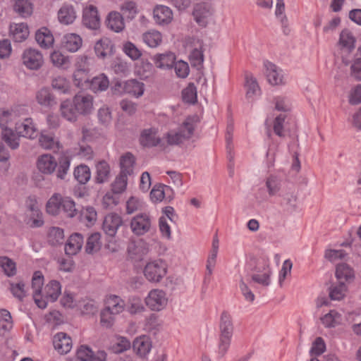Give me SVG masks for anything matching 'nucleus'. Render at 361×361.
Instances as JSON below:
<instances>
[{
    "mask_svg": "<svg viewBox=\"0 0 361 361\" xmlns=\"http://www.w3.org/2000/svg\"><path fill=\"white\" fill-rule=\"evenodd\" d=\"M152 226V217L148 213L145 212L136 214L130 221V230L137 236H142L149 233Z\"/></svg>",
    "mask_w": 361,
    "mask_h": 361,
    "instance_id": "nucleus-7",
    "label": "nucleus"
},
{
    "mask_svg": "<svg viewBox=\"0 0 361 361\" xmlns=\"http://www.w3.org/2000/svg\"><path fill=\"white\" fill-rule=\"evenodd\" d=\"M145 85L137 80L132 79L127 80L126 94L134 97L139 98L143 95Z\"/></svg>",
    "mask_w": 361,
    "mask_h": 361,
    "instance_id": "nucleus-52",
    "label": "nucleus"
},
{
    "mask_svg": "<svg viewBox=\"0 0 361 361\" xmlns=\"http://www.w3.org/2000/svg\"><path fill=\"white\" fill-rule=\"evenodd\" d=\"M73 105L80 115H89L94 109V97L87 93H78L73 98Z\"/></svg>",
    "mask_w": 361,
    "mask_h": 361,
    "instance_id": "nucleus-13",
    "label": "nucleus"
},
{
    "mask_svg": "<svg viewBox=\"0 0 361 361\" xmlns=\"http://www.w3.org/2000/svg\"><path fill=\"white\" fill-rule=\"evenodd\" d=\"M84 239L81 234L73 233L67 240L65 245V252L66 255H75L82 247Z\"/></svg>",
    "mask_w": 361,
    "mask_h": 361,
    "instance_id": "nucleus-29",
    "label": "nucleus"
},
{
    "mask_svg": "<svg viewBox=\"0 0 361 361\" xmlns=\"http://www.w3.org/2000/svg\"><path fill=\"white\" fill-rule=\"evenodd\" d=\"M155 66L160 69L171 68L176 61V56L171 52L157 54L152 57Z\"/></svg>",
    "mask_w": 361,
    "mask_h": 361,
    "instance_id": "nucleus-30",
    "label": "nucleus"
},
{
    "mask_svg": "<svg viewBox=\"0 0 361 361\" xmlns=\"http://www.w3.org/2000/svg\"><path fill=\"white\" fill-rule=\"evenodd\" d=\"M335 275L338 282H344L347 286L355 278L353 269L345 263L338 264L336 266Z\"/></svg>",
    "mask_w": 361,
    "mask_h": 361,
    "instance_id": "nucleus-32",
    "label": "nucleus"
},
{
    "mask_svg": "<svg viewBox=\"0 0 361 361\" xmlns=\"http://www.w3.org/2000/svg\"><path fill=\"white\" fill-rule=\"evenodd\" d=\"M135 163V157L130 153L123 154L120 159L121 171L125 174L130 175L132 173V168Z\"/></svg>",
    "mask_w": 361,
    "mask_h": 361,
    "instance_id": "nucleus-60",
    "label": "nucleus"
},
{
    "mask_svg": "<svg viewBox=\"0 0 361 361\" xmlns=\"http://www.w3.org/2000/svg\"><path fill=\"white\" fill-rule=\"evenodd\" d=\"M16 135L30 140L35 139L38 135L37 128L31 118L24 119L21 123H16Z\"/></svg>",
    "mask_w": 361,
    "mask_h": 361,
    "instance_id": "nucleus-16",
    "label": "nucleus"
},
{
    "mask_svg": "<svg viewBox=\"0 0 361 361\" xmlns=\"http://www.w3.org/2000/svg\"><path fill=\"white\" fill-rule=\"evenodd\" d=\"M58 162L55 157L51 154H43L39 156L36 161L37 170L44 175H51L56 169Z\"/></svg>",
    "mask_w": 361,
    "mask_h": 361,
    "instance_id": "nucleus-15",
    "label": "nucleus"
},
{
    "mask_svg": "<svg viewBox=\"0 0 361 361\" xmlns=\"http://www.w3.org/2000/svg\"><path fill=\"white\" fill-rule=\"evenodd\" d=\"M104 307L111 312V314L117 315L123 312L125 302L120 297L111 295L105 298Z\"/></svg>",
    "mask_w": 361,
    "mask_h": 361,
    "instance_id": "nucleus-31",
    "label": "nucleus"
},
{
    "mask_svg": "<svg viewBox=\"0 0 361 361\" xmlns=\"http://www.w3.org/2000/svg\"><path fill=\"white\" fill-rule=\"evenodd\" d=\"M64 238L63 230L59 227H51L48 231V240L52 245L63 242Z\"/></svg>",
    "mask_w": 361,
    "mask_h": 361,
    "instance_id": "nucleus-64",
    "label": "nucleus"
},
{
    "mask_svg": "<svg viewBox=\"0 0 361 361\" xmlns=\"http://www.w3.org/2000/svg\"><path fill=\"white\" fill-rule=\"evenodd\" d=\"M18 116L19 114L16 109H0V128L2 138L13 149H17L20 145V138L11 128Z\"/></svg>",
    "mask_w": 361,
    "mask_h": 361,
    "instance_id": "nucleus-2",
    "label": "nucleus"
},
{
    "mask_svg": "<svg viewBox=\"0 0 361 361\" xmlns=\"http://www.w3.org/2000/svg\"><path fill=\"white\" fill-rule=\"evenodd\" d=\"M49 59L52 65L58 68L66 70L71 65L70 57L66 56L59 50H54L51 51Z\"/></svg>",
    "mask_w": 361,
    "mask_h": 361,
    "instance_id": "nucleus-40",
    "label": "nucleus"
},
{
    "mask_svg": "<svg viewBox=\"0 0 361 361\" xmlns=\"http://www.w3.org/2000/svg\"><path fill=\"white\" fill-rule=\"evenodd\" d=\"M44 284V276L40 271L33 274L32 279V288L33 290V299L38 307L44 309L47 306V301L43 298L42 288Z\"/></svg>",
    "mask_w": 361,
    "mask_h": 361,
    "instance_id": "nucleus-14",
    "label": "nucleus"
},
{
    "mask_svg": "<svg viewBox=\"0 0 361 361\" xmlns=\"http://www.w3.org/2000/svg\"><path fill=\"white\" fill-rule=\"evenodd\" d=\"M266 76L268 82L271 85H282L286 83L283 71L275 64L266 61L264 63Z\"/></svg>",
    "mask_w": 361,
    "mask_h": 361,
    "instance_id": "nucleus-19",
    "label": "nucleus"
},
{
    "mask_svg": "<svg viewBox=\"0 0 361 361\" xmlns=\"http://www.w3.org/2000/svg\"><path fill=\"white\" fill-rule=\"evenodd\" d=\"M123 223L121 215L115 212H111L104 216L102 229L106 235L113 237L116 234Z\"/></svg>",
    "mask_w": 361,
    "mask_h": 361,
    "instance_id": "nucleus-17",
    "label": "nucleus"
},
{
    "mask_svg": "<svg viewBox=\"0 0 361 361\" xmlns=\"http://www.w3.org/2000/svg\"><path fill=\"white\" fill-rule=\"evenodd\" d=\"M80 217L81 221L84 222L87 226H91L97 220V212L94 207L92 206L84 207L80 211Z\"/></svg>",
    "mask_w": 361,
    "mask_h": 361,
    "instance_id": "nucleus-49",
    "label": "nucleus"
},
{
    "mask_svg": "<svg viewBox=\"0 0 361 361\" xmlns=\"http://www.w3.org/2000/svg\"><path fill=\"white\" fill-rule=\"evenodd\" d=\"M0 267L4 274L8 276H11L16 274V263L7 257H0Z\"/></svg>",
    "mask_w": 361,
    "mask_h": 361,
    "instance_id": "nucleus-62",
    "label": "nucleus"
},
{
    "mask_svg": "<svg viewBox=\"0 0 361 361\" xmlns=\"http://www.w3.org/2000/svg\"><path fill=\"white\" fill-rule=\"evenodd\" d=\"M121 11L127 18L133 19L138 13L137 4L133 1H126L121 6Z\"/></svg>",
    "mask_w": 361,
    "mask_h": 361,
    "instance_id": "nucleus-63",
    "label": "nucleus"
},
{
    "mask_svg": "<svg viewBox=\"0 0 361 361\" xmlns=\"http://www.w3.org/2000/svg\"><path fill=\"white\" fill-rule=\"evenodd\" d=\"M35 39L39 46L42 49H49L53 47L54 37L50 30L42 27L37 30Z\"/></svg>",
    "mask_w": 361,
    "mask_h": 361,
    "instance_id": "nucleus-28",
    "label": "nucleus"
},
{
    "mask_svg": "<svg viewBox=\"0 0 361 361\" xmlns=\"http://www.w3.org/2000/svg\"><path fill=\"white\" fill-rule=\"evenodd\" d=\"M142 39L148 47L156 48L159 46L162 42V35L157 30H151L143 34Z\"/></svg>",
    "mask_w": 361,
    "mask_h": 361,
    "instance_id": "nucleus-48",
    "label": "nucleus"
},
{
    "mask_svg": "<svg viewBox=\"0 0 361 361\" xmlns=\"http://www.w3.org/2000/svg\"><path fill=\"white\" fill-rule=\"evenodd\" d=\"M145 303L151 311L161 312L168 306L169 297L163 289L153 288L145 297Z\"/></svg>",
    "mask_w": 361,
    "mask_h": 361,
    "instance_id": "nucleus-5",
    "label": "nucleus"
},
{
    "mask_svg": "<svg viewBox=\"0 0 361 361\" xmlns=\"http://www.w3.org/2000/svg\"><path fill=\"white\" fill-rule=\"evenodd\" d=\"M53 345L56 350L60 354H66L72 348V339L66 333H57L53 338Z\"/></svg>",
    "mask_w": 361,
    "mask_h": 361,
    "instance_id": "nucleus-25",
    "label": "nucleus"
},
{
    "mask_svg": "<svg viewBox=\"0 0 361 361\" xmlns=\"http://www.w3.org/2000/svg\"><path fill=\"white\" fill-rule=\"evenodd\" d=\"M36 99L39 104L46 107H51L56 104L54 96L49 88L40 89L36 94Z\"/></svg>",
    "mask_w": 361,
    "mask_h": 361,
    "instance_id": "nucleus-45",
    "label": "nucleus"
},
{
    "mask_svg": "<svg viewBox=\"0 0 361 361\" xmlns=\"http://www.w3.org/2000/svg\"><path fill=\"white\" fill-rule=\"evenodd\" d=\"M82 23L89 29L97 30L99 27L100 18L94 6L88 5L83 9Z\"/></svg>",
    "mask_w": 361,
    "mask_h": 361,
    "instance_id": "nucleus-20",
    "label": "nucleus"
},
{
    "mask_svg": "<svg viewBox=\"0 0 361 361\" xmlns=\"http://www.w3.org/2000/svg\"><path fill=\"white\" fill-rule=\"evenodd\" d=\"M74 177L80 183L85 184L91 177V171L90 168L85 164L78 166L74 170Z\"/></svg>",
    "mask_w": 361,
    "mask_h": 361,
    "instance_id": "nucleus-55",
    "label": "nucleus"
},
{
    "mask_svg": "<svg viewBox=\"0 0 361 361\" xmlns=\"http://www.w3.org/2000/svg\"><path fill=\"white\" fill-rule=\"evenodd\" d=\"M27 211L24 219L25 223L32 228L43 226V214L40 211L37 200L35 197H29L26 200Z\"/></svg>",
    "mask_w": 361,
    "mask_h": 361,
    "instance_id": "nucleus-6",
    "label": "nucleus"
},
{
    "mask_svg": "<svg viewBox=\"0 0 361 361\" xmlns=\"http://www.w3.org/2000/svg\"><path fill=\"white\" fill-rule=\"evenodd\" d=\"M114 44L110 39L103 37L98 40L94 45V51L97 57L105 59L113 54Z\"/></svg>",
    "mask_w": 361,
    "mask_h": 361,
    "instance_id": "nucleus-34",
    "label": "nucleus"
},
{
    "mask_svg": "<svg viewBox=\"0 0 361 361\" xmlns=\"http://www.w3.org/2000/svg\"><path fill=\"white\" fill-rule=\"evenodd\" d=\"M197 120L195 117H188L178 131L171 130L166 134L165 138L169 145H178L191 137L195 128Z\"/></svg>",
    "mask_w": 361,
    "mask_h": 361,
    "instance_id": "nucleus-3",
    "label": "nucleus"
},
{
    "mask_svg": "<svg viewBox=\"0 0 361 361\" xmlns=\"http://www.w3.org/2000/svg\"><path fill=\"white\" fill-rule=\"evenodd\" d=\"M187 46L190 49L189 59L191 65L200 69L204 62L202 41L198 38L192 37L188 40Z\"/></svg>",
    "mask_w": 361,
    "mask_h": 361,
    "instance_id": "nucleus-10",
    "label": "nucleus"
},
{
    "mask_svg": "<svg viewBox=\"0 0 361 361\" xmlns=\"http://www.w3.org/2000/svg\"><path fill=\"white\" fill-rule=\"evenodd\" d=\"M321 322L326 328L335 327L341 324L342 315L336 310H331L321 317Z\"/></svg>",
    "mask_w": 361,
    "mask_h": 361,
    "instance_id": "nucleus-51",
    "label": "nucleus"
},
{
    "mask_svg": "<svg viewBox=\"0 0 361 361\" xmlns=\"http://www.w3.org/2000/svg\"><path fill=\"white\" fill-rule=\"evenodd\" d=\"M61 293V285L56 280L50 281L44 287L43 298L49 299L51 301H56Z\"/></svg>",
    "mask_w": 361,
    "mask_h": 361,
    "instance_id": "nucleus-39",
    "label": "nucleus"
},
{
    "mask_svg": "<svg viewBox=\"0 0 361 361\" xmlns=\"http://www.w3.org/2000/svg\"><path fill=\"white\" fill-rule=\"evenodd\" d=\"M233 330L231 315L228 312H223L220 317L219 336L233 338Z\"/></svg>",
    "mask_w": 361,
    "mask_h": 361,
    "instance_id": "nucleus-33",
    "label": "nucleus"
},
{
    "mask_svg": "<svg viewBox=\"0 0 361 361\" xmlns=\"http://www.w3.org/2000/svg\"><path fill=\"white\" fill-rule=\"evenodd\" d=\"M347 291L348 286L344 282H338L331 288L329 296L331 300H341L345 296Z\"/></svg>",
    "mask_w": 361,
    "mask_h": 361,
    "instance_id": "nucleus-58",
    "label": "nucleus"
},
{
    "mask_svg": "<svg viewBox=\"0 0 361 361\" xmlns=\"http://www.w3.org/2000/svg\"><path fill=\"white\" fill-rule=\"evenodd\" d=\"M168 266L161 259H155L149 261L145 266L143 274L145 278L151 283H160L166 276Z\"/></svg>",
    "mask_w": 361,
    "mask_h": 361,
    "instance_id": "nucleus-4",
    "label": "nucleus"
},
{
    "mask_svg": "<svg viewBox=\"0 0 361 361\" xmlns=\"http://www.w3.org/2000/svg\"><path fill=\"white\" fill-rule=\"evenodd\" d=\"M275 16L280 21L284 30L288 28V20L285 14V4L283 0H276Z\"/></svg>",
    "mask_w": 361,
    "mask_h": 361,
    "instance_id": "nucleus-61",
    "label": "nucleus"
},
{
    "mask_svg": "<svg viewBox=\"0 0 361 361\" xmlns=\"http://www.w3.org/2000/svg\"><path fill=\"white\" fill-rule=\"evenodd\" d=\"M149 251V244L142 239L132 241L128 246L129 256L135 260H141Z\"/></svg>",
    "mask_w": 361,
    "mask_h": 361,
    "instance_id": "nucleus-21",
    "label": "nucleus"
},
{
    "mask_svg": "<svg viewBox=\"0 0 361 361\" xmlns=\"http://www.w3.org/2000/svg\"><path fill=\"white\" fill-rule=\"evenodd\" d=\"M61 44L67 51L75 53L82 47V39L76 33H66L63 36Z\"/></svg>",
    "mask_w": 361,
    "mask_h": 361,
    "instance_id": "nucleus-24",
    "label": "nucleus"
},
{
    "mask_svg": "<svg viewBox=\"0 0 361 361\" xmlns=\"http://www.w3.org/2000/svg\"><path fill=\"white\" fill-rule=\"evenodd\" d=\"M133 353L141 360H146L152 348V341L148 335L137 336L132 343Z\"/></svg>",
    "mask_w": 361,
    "mask_h": 361,
    "instance_id": "nucleus-9",
    "label": "nucleus"
},
{
    "mask_svg": "<svg viewBox=\"0 0 361 361\" xmlns=\"http://www.w3.org/2000/svg\"><path fill=\"white\" fill-rule=\"evenodd\" d=\"M128 176V175L125 174L124 172H120L111 185V190L114 193L119 194L126 189Z\"/></svg>",
    "mask_w": 361,
    "mask_h": 361,
    "instance_id": "nucleus-57",
    "label": "nucleus"
},
{
    "mask_svg": "<svg viewBox=\"0 0 361 361\" xmlns=\"http://www.w3.org/2000/svg\"><path fill=\"white\" fill-rule=\"evenodd\" d=\"M13 326V322L10 312L6 309H0V335L4 336Z\"/></svg>",
    "mask_w": 361,
    "mask_h": 361,
    "instance_id": "nucleus-46",
    "label": "nucleus"
},
{
    "mask_svg": "<svg viewBox=\"0 0 361 361\" xmlns=\"http://www.w3.org/2000/svg\"><path fill=\"white\" fill-rule=\"evenodd\" d=\"M244 87L245 97L248 100L252 101L261 94L260 87L257 79L252 74L245 75Z\"/></svg>",
    "mask_w": 361,
    "mask_h": 361,
    "instance_id": "nucleus-26",
    "label": "nucleus"
},
{
    "mask_svg": "<svg viewBox=\"0 0 361 361\" xmlns=\"http://www.w3.org/2000/svg\"><path fill=\"white\" fill-rule=\"evenodd\" d=\"M95 169V181L97 183H104L109 180L111 174V169L107 161L102 160L97 162Z\"/></svg>",
    "mask_w": 361,
    "mask_h": 361,
    "instance_id": "nucleus-42",
    "label": "nucleus"
},
{
    "mask_svg": "<svg viewBox=\"0 0 361 361\" xmlns=\"http://www.w3.org/2000/svg\"><path fill=\"white\" fill-rule=\"evenodd\" d=\"M131 346L130 341L123 336H116L111 343L110 349L114 353H121Z\"/></svg>",
    "mask_w": 361,
    "mask_h": 361,
    "instance_id": "nucleus-53",
    "label": "nucleus"
},
{
    "mask_svg": "<svg viewBox=\"0 0 361 361\" xmlns=\"http://www.w3.org/2000/svg\"><path fill=\"white\" fill-rule=\"evenodd\" d=\"M102 247L101 235L99 233L91 234L87 240L85 251L88 254L98 252Z\"/></svg>",
    "mask_w": 361,
    "mask_h": 361,
    "instance_id": "nucleus-54",
    "label": "nucleus"
},
{
    "mask_svg": "<svg viewBox=\"0 0 361 361\" xmlns=\"http://www.w3.org/2000/svg\"><path fill=\"white\" fill-rule=\"evenodd\" d=\"M77 18V12L72 5L65 4L58 11V19L61 24L71 25Z\"/></svg>",
    "mask_w": 361,
    "mask_h": 361,
    "instance_id": "nucleus-35",
    "label": "nucleus"
},
{
    "mask_svg": "<svg viewBox=\"0 0 361 361\" xmlns=\"http://www.w3.org/2000/svg\"><path fill=\"white\" fill-rule=\"evenodd\" d=\"M77 357L81 361H106L104 351H98L95 355L92 350L85 345H81L77 351Z\"/></svg>",
    "mask_w": 361,
    "mask_h": 361,
    "instance_id": "nucleus-27",
    "label": "nucleus"
},
{
    "mask_svg": "<svg viewBox=\"0 0 361 361\" xmlns=\"http://www.w3.org/2000/svg\"><path fill=\"white\" fill-rule=\"evenodd\" d=\"M60 113L66 120L74 122L77 120L78 112L73 105V100L66 99L60 104Z\"/></svg>",
    "mask_w": 361,
    "mask_h": 361,
    "instance_id": "nucleus-38",
    "label": "nucleus"
},
{
    "mask_svg": "<svg viewBox=\"0 0 361 361\" xmlns=\"http://www.w3.org/2000/svg\"><path fill=\"white\" fill-rule=\"evenodd\" d=\"M261 261L263 265L262 273L254 274L252 279L255 282L267 286L270 283V276L271 271L269 266L268 260L266 259H262Z\"/></svg>",
    "mask_w": 361,
    "mask_h": 361,
    "instance_id": "nucleus-44",
    "label": "nucleus"
},
{
    "mask_svg": "<svg viewBox=\"0 0 361 361\" xmlns=\"http://www.w3.org/2000/svg\"><path fill=\"white\" fill-rule=\"evenodd\" d=\"M80 298L69 292L65 291L61 299V304L63 307L77 310L79 305Z\"/></svg>",
    "mask_w": 361,
    "mask_h": 361,
    "instance_id": "nucleus-59",
    "label": "nucleus"
},
{
    "mask_svg": "<svg viewBox=\"0 0 361 361\" xmlns=\"http://www.w3.org/2000/svg\"><path fill=\"white\" fill-rule=\"evenodd\" d=\"M109 86V80L104 73H100L89 80L87 87L94 93L104 92Z\"/></svg>",
    "mask_w": 361,
    "mask_h": 361,
    "instance_id": "nucleus-36",
    "label": "nucleus"
},
{
    "mask_svg": "<svg viewBox=\"0 0 361 361\" xmlns=\"http://www.w3.org/2000/svg\"><path fill=\"white\" fill-rule=\"evenodd\" d=\"M88 58L82 56L79 58L80 61L77 63L76 69L73 73V82L80 88H87L89 82L88 74L90 70L85 66Z\"/></svg>",
    "mask_w": 361,
    "mask_h": 361,
    "instance_id": "nucleus-12",
    "label": "nucleus"
},
{
    "mask_svg": "<svg viewBox=\"0 0 361 361\" xmlns=\"http://www.w3.org/2000/svg\"><path fill=\"white\" fill-rule=\"evenodd\" d=\"M138 141L140 145L143 147H164V143L160 137L159 130L155 127H150L142 130Z\"/></svg>",
    "mask_w": 361,
    "mask_h": 361,
    "instance_id": "nucleus-8",
    "label": "nucleus"
},
{
    "mask_svg": "<svg viewBox=\"0 0 361 361\" xmlns=\"http://www.w3.org/2000/svg\"><path fill=\"white\" fill-rule=\"evenodd\" d=\"M153 18L157 24L166 25L172 22L173 13L169 7L164 5H157L154 8Z\"/></svg>",
    "mask_w": 361,
    "mask_h": 361,
    "instance_id": "nucleus-23",
    "label": "nucleus"
},
{
    "mask_svg": "<svg viewBox=\"0 0 361 361\" xmlns=\"http://www.w3.org/2000/svg\"><path fill=\"white\" fill-rule=\"evenodd\" d=\"M356 38L348 29L343 30L339 36L338 45L341 49L351 51L355 47Z\"/></svg>",
    "mask_w": 361,
    "mask_h": 361,
    "instance_id": "nucleus-43",
    "label": "nucleus"
},
{
    "mask_svg": "<svg viewBox=\"0 0 361 361\" xmlns=\"http://www.w3.org/2000/svg\"><path fill=\"white\" fill-rule=\"evenodd\" d=\"M33 4L30 0H16L14 10L21 17L27 18L33 13Z\"/></svg>",
    "mask_w": 361,
    "mask_h": 361,
    "instance_id": "nucleus-50",
    "label": "nucleus"
},
{
    "mask_svg": "<svg viewBox=\"0 0 361 361\" xmlns=\"http://www.w3.org/2000/svg\"><path fill=\"white\" fill-rule=\"evenodd\" d=\"M39 142L45 149H54L59 148V142L52 133L42 131L39 138Z\"/></svg>",
    "mask_w": 361,
    "mask_h": 361,
    "instance_id": "nucleus-47",
    "label": "nucleus"
},
{
    "mask_svg": "<svg viewBox=\"0 0 361 361\" xmlns=\"http://www.w3.org/2000/svg\"><path fill=\"white\" fill-rule=\"evenodd\" d=\"M172 190L165 185H157L152 188L150 192V198L154 202H160L166 199H171Z\"/></svg>",
    "mask_w": 361,
    "mask_h": 361,
    "instance_id": "nucleus-37",
    "label": "nucleus"
},
{
    "mask_svg": "<svg viewBox=\"0 0 361 361\" xmlns=\"http://www.w3.org/2000/svg\"><path fill=\"white\" fill-rule=\"evenodd\" d=\"M30 35V28L26 23H12L9 26V36L15 42H23Z\"/></svg>",
    "mask_w": 361,
    "mask_h": 361,
    "instance_id": "nucleus-22",
    "label": "nucleus"
},
{
    "mask_svg": "<svg viewBox=\"0 0 361 361\" xmlns=\"http://www.w3.org/2000/svg\"><path fill=\"white\" fill-rule=\"evenodd\" d=\"M98 307L93 300L83 299L80 300L77 311L83 314H94L97 311Z\"/></svg>",
    "mask_w": 361,
    "mask_h": 361,
    "instance_id": "nucleus-56",
    "label": "nucleus"
},
{
    "mask_svg": "<svg viewBox=\"0 0 361 361\" xmlns=\"http://www.w3.org/2000/svg\"><path fill=\"white\" fill-rule=\"evenodd\" d=\"M45 211L51 216L63 214L68 218H73L78 214L75 201L70 197L57 192L54 193L47 200Z\"/></svg>",
    "mask_w": 361,
    "mask_h": 361,
    "instance_id": "nucleus-1",
    "label": "nucleus"
},
{
    "mask_svg": "<svg viewBox=\"0 0 361 361\" xmlns=\"http://www.w3.org/2000/svg\"><path fill=\"white\" fill-rule=\"evenodd\" d=\"M212 14L213 10L207 3L196 4L192 13L195 20L201 27L207 26Z\"/></svg>",
    "mask_w": 361,
    "mask_h": 361,
    "instance_id": "nucleus-18",
    "label": "nucleus"
},
{
    "mask_svg": "<svg viewBox=\"0 0 361 361\" xmlns=\"http://www.w3.org/2000/svg\"><path fill=\"white\" fill-rule=\"evenodd\" d=\"M106 25L108 28L116 32L122 31L125 27L123 16L117 11L110 12L106 18Z\"/></svg>",
    "mask_w": 361,
    "mask_h": 361,
    "instance_id": "nucleus-41",
    "label": "nucleus"
},
{
    "mask_svg": "<svg viewBox=\"0 0 361 361\" xmlns=\"http://www.w3.org/2000/svg\"><path fill=\"white\" fill-rule=\"evenodd\" d=\"M23 65L30 70H39L44 64V57L40 51L36 49H26L22 54Z\"/></svg>",
    "mask_w": 361,
    "mask_h": 361,
    "instance_id": "nucleus-11",
    "label": "nucleus"
}]
</instances>
